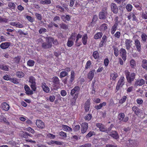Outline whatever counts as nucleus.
<instances>
[{
  "label": "nucleus",
  "mask_w": 147,
  "mask_h": 147,
  "mask_svg": "<svg viewBox=\"0 0 147 147\" xmlns=\"http://www.w3.org/2000/svg\"><path fill=\"white\" fill-rule=\"evenodd\" d=\"M113 48L114 51V54L116 57H117L119 55L118 49L117 47L115 46H113Z\"/></svg>",
  "instance_id": "obj_52"
},
{
  "label": "nucleus",
  "mask_w": 147,
  "mask_h": 147,
  "mask_svg": "<svg viewBox=\"0 0 147 147\" xmlns=\"http://www.w3.org/2000/svg\"><path fill=\"white\" fill-rule=\"evenodd\" d=\"M61 18L63 21L64 22H65L66 21H69L70 20V17L68 15H66V16L62 15L61 16Z\"/></svg>",
  "instance_id": "obj_39"
},
{
  "label": "nucleus",
  "mask_w": 147,
  "mask_h": 147,
  "mask_svg": "<svg viewBox=\"0 0 147 147\" xmlns=\"http://www.w3.org/2000/svg\"><path fill=\"white\" fill-rule=\"evenodd\" d=\"M62 128L64 131H72V128L66 125H62Z\"/></svg>",
  "instance_id": "obj_34"
},
{
  "label": "nucleus",
  "mask_w": 147,
  "mask_h": 147,
  "mask_svg": "<svg viewBox=\"0 0 147 147\" xmlns=\"http://www.w3.org/2000/svg\"><path fill=\"white\" fill-rule=\"evenodd\" d=\"M48 40L49 42H51V44L53 43L54 45H57L58 44L57 40L56 39L54 40V39L52 37H47Z\"/></svg>",
  "instance_id": "obj_29"
},
{
  "label": "nucleus",
  "mask_w": 147,
  "mask_h": 147,
  "mask_svg": "<svg viewBox=\"0 0 147 147\" xmlns=\"http://www.w3.org/2000/svg\"><path fill=\"white\" fill-rule=\"evenodd\" d=\"M77 35V33L75 32L72 33L70 36L69 38L73 41H74L76 40V37Z\"/></svg>",
  "instance_id": "obj_45"
},
{
  "label": "nucleus",
  "mask_w": 147,
  "mask_h": 147,
  "mask_svg": "<svg viewBox=\"0 0 147 147\" xmlns=\"http://www.w3.org/2000/svg\"><path fill=\"white\" fill-rule=\"evenodd\" d=\"M145 81L143 79H138L135 82L134 86H142L144 84Z\"/></svg>",
  "instance_id": "obj_19"
},
{
  "label": "nucleus",
  "mask_w": 147,
  "mask_h": 147,
  "mask_svg": "<svg viewBox=\"0 0 147 147\" xmlns=\"http://www.w3.org/2000/svg\"><path fill=\"white\" fill-rule=\"evenodd\" d=\"M88 124L86 122L82 123L81 125V133L82 134L85 133L88 129Z\"/></svg>",
  "instance_id": "obj_10"
},
{
  "label": "nucleus",
  "mask_w": 147,
  "mask_h": 147,
  "mask_svg": "<svg viewBox=\"0 0 147 147\" xmlns=\"http://www.w3.org/2000/svg\"><path fill=\"white\" fill-rule=\"evenodd\" d=\"M35 62L34 61L29 59L27 63V65L29 67H33L34 65Z\"/></svg>",
  "instance_id": "obj_42"
},
{
  "label": "nucleus",
  "mask_w": 147,
  "mask_h": 147,
  "mask_svg": "<svg viewBox=\"0 0 147 147\" xmlns=\"http://www.w3.org/2000/svg\"><path fill=\"white\" fill-rule=\"evenodd\" d=\"M91 64V61L90 60H89L87 61L85 65V69L86 70L90 68Z\"/></svg>",
  "instance_id": "obj_48"
},
{
  "label": "nucleus",
  "mask_w": 147,
  "mask_h": 147,
  "mask_svg": "<svg viewBox=\"0 0 147 147\" xmlns=\"http://www.w3.org/2000/svg\"><path fill=\"white\" fill-rule=\"evenodd\" d=\"M108 28V25L106 23H103L99 27V30L102 31L104 32L107 30Z\"/></svg>",
  "instance_id": "obj_22"
},
{
  "label": "nucleus",
  "mask_w": 147,
  "mask_h": 147,
  "mask_svg": "<svg viewBox=\"0 0 147 147\" xmlns=\"http://www.w3.org/2000/svg\"><path fill=\"white\" fill-rule=\"evenodd\" d=\"M16 76L18 78H21L25 76L24 73L22 71H17L16 73Z\"/></svg>",
  "instance_id": "obj_37"
},
{
  "label": "nucleus",
  "mask_w": 147,
  "mask_h": 147,
  "mask_svg": "<svg viewBox=\"0 0 147 147\" xmlns=\"http://www.w3.org/2000/svg\"><path fill=\"white\" fill-rule=\"evenodd\" d=\"M80 128V126L79 125H76L74 128L73 130L75 132L78 131Z\"/></svg>",
  "instance_id": "obj_62"
},
{
  "label": "nucleus",
  "mask_w": 147,
  "mask_h": 147,
  "mask_svg": "<svg viewBox=\"0 0 147 147\" xmlns=\"http://www.w3.org/2000/svg\"><path fill=\"white\" fill-rule=\"evenodd\" d=\"M132 41L130 39H127L125 41V45L126 49L127 50H129L131 47Z\"/></svg>",
  "instance_id": "obj_24"
},
{
  "label": "nucleus",
  "mask_w": 147,
  "mask_h": 147,
  "mask_svg": "<svg viewBox=\"0 0 147 147\" xmlns=\"http://www.w3.org/2000/svg\"><path fill=\"white\" fill-rule=\"evenodd\" d=\"M8 6L9 8L11 9H15L16 7L15 3L11 2L8 3Z\"/></svg>",
  "instance_id": "obj_41"
},
{
  "label": "nucleus",
  "mask_w": 147,
  "mask_h": 147,
  "mask_svg": "<svg viewBox=\"0 0 147 147\" xmlns=\"http://www.w3.org/2000/svg\"><path fill=\"white\" fill-rule=\"evenodd\" d=\"M24 88L26 91V93L27 95H32L34 93V91L32 90H31L29 86L27 84H26L24 86Z\"/></svg>",
  "instance_id": "obj_11"
},
{
  "label": "nucleus",
  "mask_w": 147,
  "mask_h": 147,
  "mask_svg": "<svg viewBox=\"0 0 147 147\" xmlns=\"http://www.w3.org/2000/svg\"><path fill=\"white\" fill-rule=\"evenodd\" d=\"M118 118L120 122L123 121L124 122H126L129 120L128 117L127 116L125 117V115L123 113H119Z\"/></svg>",
  "instance_id": "obj_8"
},
{
  "label": "nucleus",
  "mask_w": 147,
  "mask_h": 147,
  "mask_svg": "<svg viewBox=\"0 0 147 147\" xmlns=\"http://www.w3.org/2000/svg\"><path fill=\"white\" fill-rule=\"evenodd\" d=\"M9 66L5 65L3 64H0V69L2 70L5 71H8L9 70Z\"/></svg>",
  "instance_id": "obj_40"
},
{
  "label": "nucleus",
  "mask_w": 147,
  "mask_h": 147,
  "mask_svg": "<svg viewBox=\"0 0 147 147\" xmlns=\"http://www.w3.org/2000/svg\"><path fill=\"white\" fill-rule=\"evenodd\" d=\"M59 135L62 137L63 138H65L67 137L66 133L62 131L59 133Z\"/></svg>",
  "instance_id": "obj_60"
},
{
  "label": "nucleus",
  "mask_w": 147,
  "mask_h": 147,
  "mask_svg": "<svg viewBox=\"0 0 147 147\" xmlns=\"http://www.w3.org/2000/svg\"><path fill=\"white\" fill-rule=\"evenodd\" d=\"M118 76V74L115 72L111 73L110 74V79L113 81H115Z\"/></svg>",
  "instance_id": "obj_32"
},
{
  "label": "nucleus",
  "mask_w": 147,
  "mask_h": 147,
  "mask_svg": "<svg viewBox=\"0 0 147 147\" xmlns=\"http://www.w3.org/2000/svg\"><path fill=\"white\" fill-rule=\"evenodd\" d=\"M107 7H105L102 8L101 11L99 13V18L100 20H105L107 17L108 14L107 11Z\"/></svg>",
  "instance_id": "obj_5"
},
{
  "label": "nucleus",
  "mask_w": 147,
  "mask_h": 147,
  "mask_svg": "<svg viewBox=\"0 0 147 147\" xmlns=\"http://www.w3.org/2000/svg\"><path fill=\"white\" fill-rule=\"evenodd\" d=\"M77 96H73V98L71 101V105H75L76 99L78 98V97H77Z\"/></svg>",
  "instance_id": "obj_57"
},
{
  "label": "nucleus",
  "mask_w": 147,
  "mask_h": 147,
  "mask_svg": "<svg viewBox=\"0 0 147 147\" xmlns=\"http://www.w3.org/2000/svg\"><path fill=\"white\" fill-rule=\"evenodd\" d=\"M90 104V100L88 99L85 103L84 109L86 112H87L89 111Z\"/></svg>",
  "instance_id": "obj_26"
},
{
  "label": "nucleus",
  "mask_w": 147,
  "mask_h": 147,
  "mask_svg": "<svg viewBox=\"0 0 147 147\" xmlns=\"http://www.w3.org/2000/svg\"><path fill=\"white\" fill-rule=\"evenodd\" d=\"M96 125L97 127L99 129L100 131L105 132V127L103 124L100 123H96Z\"/></svg>",
  "instance_id": "obj_23"
},
{
  "label": "nucleus",
  "mask_w": 147,
  "mask_h": 147,
  "mask_svg": "<svg viewBox=\"0 0 147 147\" xmlns=\"http://www.w3.org/2000/svg\"><path fill=\"white\" fill-rule=\"evenodd\" d=\"M57 10L59 11L60 12L63 13L65 11V9L63 7L59 5H57L56 6Z\"/></svg>",
  "instance_id": "obj_49"
},
{
  "label": "nucleus",
  "mask_w": 147,
  "mask_h": 147,
  "mask_svg": "<svg viewBox=\"0 0 147 147\" xmlns=\"http://www.w3.org/2000/svg\"><path fill=\"white\" fill-rule=\"evenodd\" d=\"M68 74L67 72L65 71H63L61 72L60 74L59 77L60 78H62L66 76H67Z\"/></svg>",
  "instance_id": "obj_50"
},
{
  "label": "nucleus",
  "mask_w": 147,
  "mask_h": 147,
  "mask_svg": "<svg viewBox=\"0 0 147 147\" xmlns=\"http://www.w3.org/2000/svg\"><path fill=\"white\" fill-rule=\"evenodd\" d=\"M98 20V16L96 15H94L92 18V21L90 23V25L92 26H94Z\"/></svg>",
  "instance_id": "obj_28"
},
{
  "label": "nucleus",
  "mask_w": 147,
  "mask_h": 147,
  "mask_svg": "<svg viewBox=\"0 0 147 147\" xmlns=\"http://www.w3.org/2000/svg\"><path fill=\"white\" fill-rule=\"evenodd\" d=\"M118 25L114 24L111 27V33L112 34H113L117 28Z\"/></svg>",
  "instance_id": "obj_30"
},
{
  "label": "nucleus",
  "mask_w": 147,
  "mask_h": 147,
  "mask_svg": "<svg viewBox=\"0 0 147 147\" xmlns=\"http://www.w3.org/2000/svg\"><path fill=\"white\" fill-rule=\"evenodd\" d=\"M11 43L9 42H5L1 43L0 45V47L3 49H7L11 45Z\"/></svg>",
  "instance_id": "obj_13"
},
{
  "label": "nucleus",
  "mask_w": 147,
  "mask_h": 147,
  "mask_svg": "<svg viewBox=\"0 0 147 147\" xmlns=\"http://www.w3.org/2000/svg\"><path fill=\"white\" fill-rule=\"evenodd\" d=\"M88 38L87 34H85L82 38V41L83 44L85 45L87 43V39Z\"/></svg>",
  "instance_id": "obj_33"
},
{
  "label": "nucleus",
  "mask_w": 147,
  "mask_h": 147,
  "mask_svg": "<svg viewBox=\"0 0 147 147\" xmlns=\"http://www.w3.org/2000/svg\"><path fill=\"white\" fill-rule=\"evenodd\" d=\"M95 71V69H94L90 71L88 74V78L90 81L92 80L94 77V73Z\"/></svg>",
  "instance_id": "obj_25"
},
{
  "label": "nucleus",
  "mask_w": 147,
  "mask_h": 147,
  "mask_svg": "<svg viewBox=\"0 0 147 147\" xmlns=\"http://www.w3.org/2000/svg\"><path fill=\"white\" fill-rule=\"evenodd\" d=\"M9 81L14 84H17L19 83L18 79L15 78H11Z\"/></svg>",
  "instance_id": "obj_53"
},
{
  "label": "nucleus",
  "mask_w": 147,
  "mask_h": 147,
  "mask_svg": "<svg viewBox=\"0 0 147 147\" xmlns=\"http://www.w3.org/2000/svg\"><path fill=\"white\" fill-rule=\"evenodd\" d=\"M141 37L143 42H146L147 39V35L146 33L143 32L141 34Z\"/></svg>",
  "instance_id": "obj_44"
},
{
  "label": "nucleus",
  "mask_w": 147,
  "mask_h": 147,
  "mask_svg": "<svg viewBox=\"0 0 147 147\" xmlns=\"http://www.w3.org/2000/svg\"><path fill=\"white\" fill-rule=\"evenodd\" d=\"M91 144L90 143H88L80 146L79 147H91Z\"/></svg>",
  "instance_id": "obj_64"
},
{
  "label": "nucleus",
  "mask_w": 147,
  "mask_h": 147,
  "mask_svg": "<svg viewBox=\"0 0 147 147\" xmlns=\"http://www.w3.org/2000/svg\"><path fill=\"white\" fill-rule=\"evenodd\" d=\"M131 66L132 68H133L134 66L136 65V63L134 59H132L130 61Z\"/></svg>",
  "instance_id": "obj_63"
},
{
  "label": "nucleus",
  "mask_w": 147,
  "mask_h": 147,
  "mask_svg": "<svg viewBox=\"0 0 147 147\" xmlns=\"http://www.w3.org/2000/svg\"><path fill=\"white\" fill-rule=\"evenodd\" d=\"M134 44L137 50L138 51L140 52L141 50V45L139 40L137 39L134 40Z\"/></svg>",
  "instance_id": "obj_16"
},
{
  "label": "nucleus",
  "mask_w": 147,
  "mask_h": 147,
  "mask_svg": "<svg viewBox=\"0 0 147 147\" xmlns=\"http://www.w3.org/2000/svg\"><path fill=\"white\" fill-rule=\"evenodd\" d=\"M109 135L116 139H118L119 138V135L116 131L111 132V133L109 134Z\"/></svg>",
  "instance_id": "obj_27"
},
{
  "label": "nucleus",
  "mask_w": 147,
  "mask_h": 147,
  "mask_svg": "<svg viewBox=\"0 0 147 147\" xmlns=\"http://www.w3.org/2000/svg\"><path fill=\"white\" fill-rule=\"evenodd\" d=\"M102 33L101 32L97 33L94 36V38L96 40L100 39L102 36Z\"/></svg>",
  "instance_id": "obj_36"
},
{
  "label": "nucleus",
  "mask_w": 147,
  "mask_h": 147,
  "mask_svg": "<svg viewBox=\"0 0 147 147\" xmlns=\"http://www.w3.org/2000/svg\"><path fill=\"white\" fill-rule=\"evenodd\" d=\"M136 14L134 12H131L129 13V15L127 16V18L128 20H130L132 18V20L134 21L137 22L138 19L135 16Z\"/></svg>",
  "instance_id": "obj_15"
},
{
  "label": "nucleus",
  "mask_w": 147,
  "mask_h": 147,
  "mask_svg": "<svg viewBox=\"0 0 147 147\" xmlns=\"http://www.w3.org/2000/svg\"><path fill=\"white\" fill-rule=\"evenodd\" d=\"M92 55L95 59H98L99 57V53L97 51L93 52Z\"/></svg>",
  "instance_id": "obj_46"
},
{
  "label": "nucleus",
  "mask_w": 147,
  "mask_h": 147,
  "mask_svg": "<svg viewBox=\"0 0 147 147\" xmlns=\"http://www.w3.org/2000/svg\"><path fill=\"white\" fill-rule=\"evenodd\" d=\"M109 61L108 58L105 59L104 61V63L105 67H107L109 64Z\"/></svg>",
  "instance_id": "obj_61"
},
{
  "label": "nucleus",
  "mask_w": 147,
  "mask_h": 147,
  "mask_svg": "<svg viewBox=\"0 0 147 147\" xmlns=\"http://www.w3.org/2000/svg\"><path fill=\"white\" fill-rule=\"evenodd\" d=\"M92 117V114H88L84 117V119L86 120L89 121L91 119Z\"/></svg>",
  "instance_id": "obj_56"
},
{
  "label": "nucleus",
  "mask_w": 147,
  "mask_h": 147,
  "mask_svg": "<svg viewBox=\"0 0 147 147\" xmlns=\"http://www.w3.org/2000/svg\"><path fill=\"white\" fill-rule=\"evenodd\" d=\"M142 66L144 69L147 70V60L143 59L142 61Z\"/></svg>",
  "instance_id": "obj_43"
},
{
  "label": "nucleus",
  "mask_w": 147,
  "mask_h": 147,
  "mask_svg": "<svg viewBox=\"0 0 147 147\" xmlns=\"http://www.w3.org/2000/svg\"><path fill=\"white\" fill-rule=\"evenodd\" d=\"M125 8L128 12H130L132 10L133 6L131 4H128L126 5Z\"/></svg>",
  "instance_id": "obj_55"
},
{
  "label": "nucleus",
  "mask_w": 147,
  "mask_h": 147,
  "mask_svg": "<svg viewBox=\"0 0 147 147\" xmlns=\"http://www.w3.org/2000/svg\"><path fill=\"white\" fill-rule=\"evenodd\" d=\"M75 74L74 70H72L71 72L70 78L67 84V78L65 77L63 80V82L65 84H67L69 86L73 84V83L75 78Z\"/></svg>",
  "instance_id": "obj_1"
},
{
  "label": "nucleus",
  "mask_w": 147,
  "mask_h": 147,
  "mask_svg": "<svg viewBox=\"0 0 147 147\" xmlns=\"http://www.w3.org/2000/svg\"><path fill=\"white\" fill-rule=\"evenodd\" d=\"M120 54L123 60L125 61L126 59V54L125 50L124 49L121 48L120 50Z\"/></svg>",
  "instance_id": "obj_18"
},
{
  "label": "nucleus",
  "mask_w": 147,
  "mask_h": 147,
  "mask_svg": "<svg viewBox=\"0 0 147 147\" xmlns=\"http://www.w3.org/2000/svg\"><path fill=\"white\" fill-rule=\"evenodd\" d=\"M127 99V97L126 96H123L119 100V104H121L125 102Z\"/></svg>",
  "instance_id": "obj_47"
},
{
  "label": "nucleus",
  "mask_w": 147,
  "mask_h": 147,
  "mask_svg": "<svg viewBox=\"0 0 147 147\" xmlns=\"http://www.w3.org/2000/svg\"><path fill=\"white\" fill-rule=\"evenodd\" d=\"M21 59V56H18L15 57L13 58V63L18 64L20 62Z\"/></svg>",
  "instance_id": "obj_35"
},
{
  "label": "nucleus",
  "mask_w": 147,
  "mask_h": 147,
  "mask_svg": "<svg viewBox=\"0 0 147 147\" xmlns=\"http://www.w3.org/2000/svg\"><path fill=\"white\" fill-rule=\"evenodd\" d=\"M29 85L32 90L35 92L36 89V79L32 76H30L29 78Z\"/></svg>",
  "instance_id": "obj_3"
},
{
  "label": "nucleus",
  "mask_w": 147,
  "mask_h": 147,
  "mask_svg": "<svg viewBox=\"0 0 147 147\" xmlns=\"http://www.w3.org/2000/svg\"><path fill=\"white\" fill-rule=\"evenodd\" d=\"M111 8L113 12L115 14L118 12V7L117 5L114 3H112L111 5Z\"/></svg>",
  "instance_id": "obj_14"
},
{
  "label": "nucleus",
  "mask_w": 147,
  "mask_h": 147,
  "mask_svg": "<svg viewBox=\"0 0 147 147\" xmlns=\"http://www.w3.org/2000/svg\"><path fill=\"white\" fill-rule=\"evenodd\" d=\"M107 105V103L105 102L102 103H100L99 105H96L95 108L97 110H99L101 109L103 106H105Z\"/></svg>",
  "instance_id": "obj_31"
},
{
  "label": "nucleus",
  "mask_w": 147,
  "mask_h": 147,
  "mask_svg": "<svg viewBox=\"0 0 147 147\" xmlns=\"http://www.w3.org/2000/svg\"><path fill=\"white\" fill-rule=\"evenodd\" d=\"M46 41L47 42H44L42 43V47L44 49H47L48 48H50L52 47V44L51 42H49L48 40L47 37L46 38Z\"/></svg>",
  "instance_id": "obj_9"
},
{
  "label": "nucleus",
  "mask_w": 147,
  "mask_h": 147,
  "mask_svg": "<svg viewBox=\"0 0 147 147\" xmlns=\"http://www.w3.org/2000/svg\"><path fill=\"white\" fill-rule=\"evenodd\" d=\"M60 28L65 30H66L68 28V26L66 24L64 23H61L60 25Z\"/></svg>",
  "instance_id": "obj_58"
},
{
  "label": "nucleus",
  "mask_w": 147,
  "mask_h": 147,
  "mask_svg": "<svg viewBox=\"0 0 147 147\" xmlns=\"http://www.w3.org/2000/svg\"><path fill=\"white\" fill-rule=\"evenodd\" d=\"M113 125L111 124L110 126L108 128L106 129L105 128V132L107 134H108L109 132H110V131L111 130V129L113 127Z\"/></svg>",
  "instance_id": "obj_59"
},
{
  "label": "nucleus",
  "mask_w": 147,
  "mask_h": 147,
  "mask_svg": "<svg viewBox=\"0 0 147 147\" xmlns=\"http://www.w3.org/2000/svg\"><path fill=\"white\" fill-rule=\"evenodd\" d=\"M95 135V133L93 131H90L86 136V138H89L92 136Z\"/></svg>",
  "instance_id": "obj_54"
},
{
  "label": "nucleus",
  "mask_w": 147,
  "mask_h": 147,
  "mask_svg": "<svg viewBox=\"0 0 147 147\" xmlns=\"http://www.w3.org/2000/svg\"><path fill=\"white\" fill-rule=\"evenodd\" d=\"M36 125L38 128L40 129H43L45 127L44 123L40 120L37 119L36 120Z\"/></svg>",
  "instance_id": "obj_12"
},
{
  "label": "nucleus",
  "mask_w": 147,
  "mask_h": 147,
  "mask_svg": "<svg viewBox=\"0 0 147 147\" xmlns=\"http://www.w3.org/2000/svg\"><path fill=\"white\" fill-rule=\"evenodd\" d=\"M41 87L43 91L47 93H49L50 91L49 88L47 86L45 82H43L41 84Z\"/></svg>",
  "instance_id": "obj_17"
},
{
  "label": "nucleus",
  "mask_w": 147,
  "mask_h": 147,
  "mask_svg": "<svg viewBox=\"0 0 147 147\" xmlns=\"http://www.w3.org/2000/svg\"><path fill=\"white\" fill-rule=\"evenodd\" d=\"M80 90V88L79 86H76L74 87L71 91L70 94L72 96L78 97Z\"/></svg>",
  "instance_id": "obj_6"
},
{
  "label": "nucleus",
  "mask_w": 147,
  "mask_h": 147,
  "mask_svg": "<svg viewBox=\"0 0 147 147\" xmlns=\"http://www.w3.org/2000/svg\"><path fill=\"white\" fill-rule=\"evenodd\" d=\"M132 110L136 115L138 116L140 114L141 111L137 107L134 106L132 108Z\"/></svg>",
  "instance_id": "obj_21"
},
{
  "label": "nucleus",
  "mask_w": 147,
  "mask_h": 147,
  "mask_svg": "<svg viewBox=\"0 0 147 147\" xmlns=\"http://www.w3.org/2000/svg\"><path fill=\"white\" fill-rule=\"evenodd\" d=\"M74 44V41L68 38L67 42V45L68 47H72Z\"/></svg>",
  "instance_id": "obj_51"
},
{
  "label": "nucleus",
  "mask_w": 147,
  "mask_h": 147,
  "mask_svg": "<svg viewBox=\"0 0 147 147\" xmlns=\"http://www.w3.org/2000/svg\"><path fill=\"white\" fill-rule=\"evenodd\" d=\"M124 73L128 83H131L134 80L136 76V74L134 73H132L130 74V72L128 70H126L125 71Z\"/></svg>",
  "instance_id": "obj_2"
},
{
  "label": "nucleus",
  "mask_w": 147,
  "mask_h": 147,
  "mask_svg": "<svg viewBox=\"0 0 147 147\" xmlns=\"http://www.w3.org/2000/svg\"><path fill=\"white\" fill-rule=\"evenodd\" d=\"M21 136L22 137L26 139V142H28L33 143H36V142L35 141L32 140L28 138V137H32L33 136L32 135L30 134L27 132H23V133L22 134Z\"/></svg>",
  "instance_id": "obj_7"
},
{
  "label": "nucleus",
  "mask_w": 147,
  "mask_h": 147,
  "mask_svg": "<svg viewBox=\"0 0 147 147\" xmlns=\"http://www.w3.org/2000/svg\"><path fill=\"white\" fill-rule=\"evenodd\" d=\"M53 82L55 85H58L59 84V80L56 76H54L52 78Z\"/></svg>",
  "instance_id": "obj_38"
},
{
  "label": "nucleus",
  "mask_w": 147,
  "mask_h": 147,
  "mask_svg": "<svg viewBox=\"0 0 147 147\" xmlns=\"http://www.w3.org/2000/svg\"><path fill=\"white\" fill-rule=\"evenodd\" d=\"M125 79L124 76H121L119 79L117 84L116 89L117 90L116 92L118 91L122 87L125 83Z\"/></svg>",
  "instance_id": "obj_4"
},
{
  "label": "nucleus",
  "mask_w": 147,
  "mask_h": 147,
  "mask_svg": "<svg viewBox=\"0 0 147 147\" xmlns=\"http://www.w3.org/2000/svg\"><path fill=\"white\" fill-rule=\"evenodd\" d=\"M1 107L2 110L6 111H8L10 107L9 105L6 102L2 103Z\"/></svg>",
  "instance_id": "obj_20"
}]
</instances>
